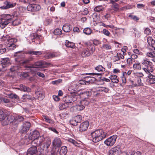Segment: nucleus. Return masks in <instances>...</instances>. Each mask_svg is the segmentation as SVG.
Segmentation results:
<instances>
[{
  "label": "nucleus",
  "instance_id": "ddd939ff",
  "mask_svg": "<svg viewBox=\"0 0 155 155\" xmlns=\"http://www.w3.org/2000/svg\"><path fill=\"white\" fill-rule=\"evenodd\" d=\"M89 126V122L87 121L82 123L80 125L79 130L80 131H84L86 130Z\"/></svg>",
  "mask_w": 155,
  "mask_h": 155
},
{
  "label": "nucleus",
  "instance_id": "5fc2aeb1",
  "mask_svg": "<svg viewBox=\"0 0 155 155\" xmlns=\"http://www.w3.org/2000/svg\"><path fill=\"white\" fill-rule=\"evenodd\" d=\"M102 47L106 50H110L111 49V46L109 44H104L102 45Z\"/></svg>",
  "mask_w": 155,
  "mask_h": 155
},
{
  "label": "nucleus",
  "instance_id": "f257e3e1",
  "mask_svg": "<svg viewBox=\"0 0 155 155\" xmlns=\"http://www.w3.org/2000/svg\"><path fill=\"white\" fill-rule=\"evenodd\" d=\"M94 142L97 143L104 138L106 133L102 129L97 130L92 132L91 134Z\"/></svg>",
  "mask_w": 155,
  "mask_h": 155
},
{
  "label": "nucleus",
  "instance_id": "39448f33",
  "mask_svg": "<svg viewBox=\"0 0 155 155\" xmlns=\"http://www.w3.org/2000/svg\"><path fill=\"white\" fill-rule=\"evenodd\" d=\"M50 64L49 63H46L42 60L37 61L33 63H31L29 65H27L26 68L30 69L31 71L33 72L35 71L32 69V68H38L45 67L46 66H49Z\"/></svg>",
  "mask_w": 155,
  "mask_h": 155
},
{
  "label": "nucleus",
  "instance_id": "7ed1b4c3",
  "mask_svg": "<svg viewBox=\"0 0 155 155\" xmlns=\"http://www.w3.org/2000/svg\"><path fill=\"white\" fill-rule=\"evenodd\" d=\"M14 15L9 14L2 15L0 18V27L2 28H4L8 24L12 21Z\"/></svg>",
  "mask_w": 155,
  "mask_h": 155
},
{
  "label": "nucleus",
  "instance_id": "a19ab883",
  "mask_svg": "<svg viewBox=\"0 0 155 155\" xmlns=\"http://www.w3.org/2000/svg\"><path fill=\"white\" fill-rule=\"evenodd\" d=\"M58 56V54L55 53H50L45 56V57L46 58H52Z\"/></svg>",
  "mask_w": 155,
  "mask_h": 155
},
{
  "label": "nucleus",
  "instance_id": "f8f14e48",
  "mask_svg": "<svg viewBox=\"0 0 155 155\" xmlns=\"http://www.w3.org/2000/svg\"><path fill=\"white\" fill-rule=\"evenodd\" d=\"M39 133L36 130L31 132L29 135L28 139L30 140H37V139L39 136Z\"/></svg>",
  "mask_w": 155,
  "mask_h": 155
},
{
  "label": "nucleus",
  "instance_id": "49530a36",
  "mask_svg": "<svg viewBox=\"0 0 155 155\" xmlns=\"http://www.w3.org/2000/svg\"><path fill=\"white\" fill-rule=\"evenodd\" d=\"M137 84H134V87L141 86L143 85V84L141 82V79L140 78H138L137 79Z\"/></svg>",
  "mask_w": 155,
  "mask_h": 155
},
{
  "label": "nucleus",
  "instance_id": "a211bd4d",
  "mask_svg": "<svg viewBox=\"0 0 155 155\" xmlns=\"http://www.w3.org/2000/svg\"><path fill=\"white\" fill-rule=\"evenodd\" d=\"M1 64L2 67L5 68L10 64V61L8 58H5L1 59Z\"/></svg>",
  "mask_w": 155,
  "mask_h": 155
},
{
  "label": "nucleus",
  "instance_id": "a18cd8bd",
  "mask_svg": "<svg viewBox=\"0 0 155 155\" xmlns=\"http://www.w3.org/2000/svg\"><path fill=\"white\" fill-rule=\"evenodd\" d=\"M90 103V100L88 98H85L84 99L81 101V104L85 106L88 105Z\"/></svg>",
  "mask_w": 155,
  "mask_h": 155
},
{
  "label": "nucleus",
  "instance_id": "c85d7f7f",
  "mask_svg": "<svg viewBox=\"0 0 155 155\" xmlns=\"http://www.w3.org/2000/svg\"><path fill=\"white\" fill-rule=\"evenodd\" d=\"M147 41L149 46H151L153 48H154L153 47V45L155 44V41L152 37H148L147 39Z\"/></svg>",
  "mask_w": 155,
  "mask_h": 155
},
{
  "label": "nucleus",
  "instance_id": "58836bf2",
  "mask_svg": "<svg viewBox=\"0 0 155 155\" xmlns=\"http://www.w3.org/2000/svg\"><path fill=\"white\" fill-rule=\"evenodd\" d=\"M153 68H143V71L145 72L148 75H149L150 73V72H152L153 71Z\"/></svg>",
  "mask_w": 155,
  "mask_h": 155
},
{
  "label": "nucleus",
  "instance_id": "f03ea898",
  "mask_svg": "<svg viewBox=\"0 0 155 155\" xmlns=\"http://www.w3.org/2000/svg\"><path fill=\"white\" fill-rule=\"evenodd\" d=\"M76 92L71 93L70 95H66L63 98V101L71 107L74 103H75L78 99V95Z\"/></svg>",
  "mask_w": 155,
  "mask_h": 155
},
{
  "label": "nucleus",
  "instance_id": "aec40b11",
  "mask_svg": "<svg viewBox=\"0 0 155 155\" xmlns=\"http://www.w3.org/2000/svg\"><path fill=\"white\" fill-rule=\"evenodd\" d=\"M81 95V96L84 97L85 98H87L90 97L91 95V91L87 90L84 91H82L79 94Z\"/></svg>",
  "mask_w": 155,
  "mask_h": 155
},
{
  "label": "nucleus",
  "instance_id": "f704fd0d",
  "mask_svg": "<svg viewBox=\"0 0 155 155\" xmlns=\"http://www.w3.org/2000/svg\"><path fill=\"white\" fill-rule=\"evenodd\" d=\"M70 107L68 105V104H67L66 103H60L59 105V108L60 110H62L65 109L66 108L68 107Z\"/></svg>",
  "mask_w": 155,
  "mask_h": 155
},
{
  "label": "nucleus",
  "instance_id": "4c0bfd02",
  "mask_svg": "<svg viewBox=\"0 0 155 155\" xmlns=\"http://www.w3.org/2000/svg\"><path fill=\"white\" fill-rule=\"evenodd\" d=\"M27 54H29L39 55L42 54V52L41 51H30L27 52Z\"/></svg>",
  "mask_w": 155,
  "mask_h": 155
},
{
  "label": "nucleus",
  "instance_id": "4be33fe9",
  "mask_svg": "<svg viewBox=\"0 0 155 155\" xmlns=\"http://www.w3.org/2000/svg\"><path fill=\"white\" fill-rule=\"evenodd\" d=\"M21 91L27 92L31 91V89L28 87H26L22 84H21L19 85V88H18Z\"/></svg>",
  "mask_w": 155,
  "mask_h": 155
},
{
  "label": "nucleus",
  "instance_id": "c9c22d12",
  "mask_svg": "<svg viewBox=\"0 0 155 155\" xmlns=\"http://www.w3.org/2000/svg\"><path fill=\"white\" fill-rule=\"evenodd\" d=\"M109 78L113 83H117L119 82V80L118 78H117V77L116 75H111L109 77Z\"/></svg>",
  "mask_w": 155,
  "mask_h": 155
},
{
  "label": "nucleus",
  "instance_id": "5701e85b",
  "mask_svg": "<svg viewBox=\"0 0 155 155\" xmlns=\"http://www.w3.org/2000/svg\"><path fill=\"white\" fill-rule=\"evenodd\" d=\"M85 79L87 84H91L94 82L96 80V78L93 77L87 76L85 78Z\"/></svg>",
  "mask_w": 155,
  "mask_h": 155
},
{
  "label": "nucleus",
  "instance_id": "8fccbe9b",
  "mask_svg": "<svg viewBox=\"0 0 155 155\" xmlns=\"http://www.w3.org/2000/svg\"><path fill=\"white\" fill-rule=\"evenodd\" d=\"M83 32L86 35H89L91 34L92 31L90 28H87L84 29Z\"/></svg>",
  "mask_w": 155,
  "mask_h": 155
},
{
  "label": "nucleus",
  "instance_id": "b1692460",
  "mask_svg": "<svg viewBox=\"0 0 155 155\" xmlns=\"http://www.w3.org/2000/svg\"><path fill=\"white\" fill-rule=\"evenodd\" d=\"M67 151V147L65 146H63L60 150L59 155H66Z\"/></svg>",
  "mask_w": 155,
  "mask_h": 155
},
{
  "label": "nucleus",
  "instance_id": "864d4df0",
  "mask_svg": "<svg viewBox=\"0 0 155 155\" xmlns=\"http://www.w3.org/2000/svg\"><path fill=\"white\" fill-rule=\"evenodd\" d=\"M76 108L78 111L81 110L84 108V106L81 104L77 105L76 106Z\"/></svg>",
  "mask_w": 155,
  "mask_h": 155
},
{
  "label": "nucleus",
  "instance_id": "774afa93",
  "mask_svg": "<svg viewBox=\"0 0 155 155\" xmlns=\"http://www.w3.org/2000/svg\"><path fill=\"white\" fill-rule=\"evenodd\" d=\"M101 43L100 41L97 39H94L93 40V44L95 45H97Z\"/></svg>",
  "mask_w": 155,
  "mask_h": 155
},
{
  "label": "nucleus",
  "instance_id": "6e6552de",
  "mask_svg": "<svg viewBox=\"0 0 155 155\" xmlns=\"http://www.w3.org/2000/svg\"><path fill=\"white\" fill-rule=\"evenodd\" d=\"M41 8V6L39 5L31 4L28 6L27 9L28 11L35 12L39 11Z\"/></svg>",
  "mask_w": 155,
  "mask_h": 155
},
{
  "label": "nucleus",
  "instance_id": "052dcab7",
  "mask_svg": "<svg viewBox=\"0 0 155 155\" xmlns=\"http://www.w3.org/2000/svg\"><path fill=\"white\" fill-rule=\"evenodd\" d=\"M70 124L73 126H77L78 125V123L76 120H75V119L74 118L70 120Z\"/></svg>",
  "mask_w": 155,
  "mask_h": 155
},
{
  "label": "nucleus",
  "instance_id": "79ce46f5",
  "mask_svg": "<svg viewBox=\"0 0 155 155\" xmlns=\"http://www.w3.org/2000/svg\"><path fill=\"white\" fill-rule=\"evenodd\" d=\"M1 100L2 101L6 104H7V105H9V107L11 106V105L10 104V101L9 99L5 97H2L1 98Z\"/></svg>",
  "mask_w": 155,
  "mask_h": 155
},
{
  "label": "nucleus",
  "instance_id": "09e8293b",
  "mask_svg": "<svg viewBox=\"0 0 155 155\" xmlns=\"http://www.w3.org/2000/svg\"><path fill=\"white\" fill-rule=\"evenodd\" d=\"M20 67L19 66L17 65H15L10 68V71L12 72L17 71L19 69Z\"/></svg>",
  "mask_w": 155,
  "mask_h": 155
},
{
  "label": "nucleus",
  "instance_id": "9d476101",
  "mask_svg": "<svg viewBox=\"0 0 155 155\" xmlns=\"http://www.w3.org/2000/svg\"><path fill=\"white\" fill-rule=\"evenodd\" d=\"M51 141V139L50 138H47L46 139L45 141L42 144V147H41L43 150H45L46 151H47L48 148L50 146Z\"/></svg>",
  "mask_w": 155,
  "mask_h": 155
},
{
  "label": "nucleus",
  "instance_id": "0eeeda50",
  "mask_svg": "<svg viewBox=\"0 0 155 155\" xmlns=\"http://www.w3.org/2000/svg\"><path fill=\"white\" fill-rule=\"evenodd\" d=\"M117 137L116 135L110 137L104 141V144L108 146H112L115 143Z\"/></svg>",
  "mask_w": 155,
  "mask_h": 155
},
{
  "label": "nucleus",
  "instance_id": "2eb2a0df",
  "mask_svg": "<svg viewBox=\"0 0 155 155\" xmlns=\"http://www.w3.org/2000/svg\"><path fill=\"white\" fill-rule=\"evenodd\" d=\"M30 125L31 124L30 122H25L23 124L21 132L22 134L26 133L30 127Z\"/></svg>",
  "mask_w": 155,
  "mask_h": 155
},
{
  "label": "nucleus",
  "instance_id": "e2e57ef3",
  "mask_svg": "<svg viewBox=\"0 0 155 155\" xmlns=\"http://www.w3.org/2000/svg\"><path fill=\"white\" fill-rule=\"evenodd\" d=\"M108 154L109 155H114L115 154H117L113 148H111L109 151Z\"/></svg>",
  "mask_w": 155,
  "mask_h": 155
},
{
  "label": "nucleus",
  "instance_id": "603ef678",
  "mask_svg": "<svg viewBox=\"0 0 155 155\" xmlns=\"http://www.w3.org/2000/svg\"><path fill=\"white\" fill-rule=\"evenodd\" d=\"M133 68L134 69L140 70L141 66L140 63H135L134 64Z\"/></svg>",
  "mask_w": 155,
  "mask_h": 155
},
{
  "label": "nucleus",
  "instance_id": "680f3d73",
  "mask_svg": "<svg viewBox=\"0 0 155 155\" xmlns=\"http://www.w3.org/2000/svg\"><path fill=\"white\" fill-rule=\"evenodd\" d=\"M99 91H104L105 93H107L109 89L108 88L105 87H102L100 88Z\"/></svg>",
  "mask_w": 155,
  "mask_h": 155
},
{
  "label": "nucleus",
  "instance_id": "de8ad7c7",
  "mask_svg": "<svg viewBox=\"0 0 155 155\" xmlns=\"http://www.w3.org/2000/svg\"><path fill=\"white\" fill-rule=\"evenodd\" d=\"M95 70L98 71H105V68L101 65H99L95 68Z\"/></svg>",
  "mask_w": 155,
  "mask_h": 155
},
{
  "label": "nucleus",
  "instance_id": "a878e982",
  "mask_svg": "<svg viewBox=\"0 0 155 155\" xmlns=\"http://www.w3.org/2000/svg\"><path fill=\"white\" fill-rule=\"evenodd\" d=\"M8 96L9 98L16 99L17 103H18L20 102L19 97L16 94L11 93L8 94Z\"/></svg>",
  "mask_w": 155,
  "mask_h": 155
},
{
  "label": "nucleus",
  "instance_id": "37998d69",
  "mask_svg": "<svg viewBox=\"0 0 155 155\" xmlns=\"http://www.w3.org/2000/svg\"><path fill=\"white\" fill-rule=\"evenodd\" d=\"M113 148L117 154H118L121 152V147L119 145H117Z\"/></svg>",
  "mask_w": 155,
  "mask_h": 155
},
{
  "label": "nucleus",
  "instance_id": "1a4fd4ad",
  "mask_svg": "<svg viewBox=\"0 0 155 155\" xmlns=\"http://www.w3.org/2000/svg\"><path fill=\"white\" fill-rule=\"evenodd\" d=\"M14 116L12 115L7 116L5 118V120L2 122L3 125H5L8 124L9 123L10 124V128L12 129L13 120H14Z\"/></svg>",
  "mask_w": 155,
  "mask_h": 155
},
{
  "label": "nucleus",
  "instance_id": "c03bdc74",
  "mask_svg": "<svg viewBox=\"0 0 155 155\" xmlns=\"http://www.w3.org/2000/svg\"><path fill=\"white\" fill-rule=\"evenodd\" d=\"M33 140L31 141V145L33 147H37V146H39L38 144V141L37 140Z\"/></svg>",
  "mask_w": 155,
  "mask_h": 155
},
{
  "label": "nucleus",
  "instance_id": "69168bd1",
  "mask_svg": "<svg viewBox=\"0 0 155 155\" xmlns=\"http://www.w3.org/2000/svg\"><path fill=\"white\" fill-rule=\"evenodd\" d=\"M16 46L14 44L11 45H8V47L9 48V50H14L16 48Z\"/></svg>",
  "mask_w": 155,
  "mask_h": 155
},
{
  "label": "nucleus",
  "instance_id": "423d86ee",
  "mask_svg": "<svg viewBox=\"0 0 155 155\" xmlns=\"http://www.w3.org/2000/svg\"><path fill=\"white\" fill-rule=\"evenodd\" d=\"M24 120V117L18 115L14 117V120L12 126V129L14 130H16L19 124Z\"/></svg>",
  "mask_w": 155,
  "mask_h": 155
},
{
  "label": "nucleus",
  "instance_id": "412c9836",
  "mask_svg": "<svg viewBox=\"0 0 155 155\" xmlns=\"http://www.w3.org/2000/svg\"><path fill=\"white\" fill-rule=\"evenodd\" d=\"M35 94L38 99L41 100L44 98L45 94L42 91H41L35 92Z\"/></svg>",
  "mask_w": 155,
  "mask_h": 155
},
{
  "label": "nucleus",
  "instance_id": "393cba45",
  "mask_svg": "<svg viewBox=\"0 0 155 155\" xmlns=\"http://www.w3.org/2000/svg\"><path fill=\"white\" fill-rule=\"evenodd\" d=\"M148 77L149 79L147 80L148 82L150 84L155 83V76L152 74H150Z\"/></svg>",
  "mask_w": 155,
  "mask_h": 155
},
{
  "label": "nucleus",
  "instance_id": "13d9d810",
  "mask_svg": "<svg viewBox=\"0 0 155 155\" xmlns=\"http://www.w3.org/2000/svg\"><path fill=\"white\" fill-rule=\"evenodd\" d=\"M128 17L130 18L131 19L136 21H137L139 20V18L135 15L130 14L129 15Z\"/></svg>",
  "mask_w": 155,
  "mask_h": 155
},
{
  "label": "nucleus",
  "instance_id": "cd10ccee",
  "mask_svg": "<svg viewBox=\"0 0 155 155\" xmlns=\"http://www.w3.org/2000/svg\"><path fill=\"white\" fill-rule=\"evenodd\" d=\"M146 55L149 57H155V48H152L150 51L147 53Z\"/></svg>",
  "mask_w": 155,
  "mask_h": 155
},
{
  "label": "nucleus",
  "instance_id": "6ab92c4d",
  "mask_svg": "<svg viewBox=\"0 0 155 155\" xmlns=\"http://www.w3.org/2000/svg\"><path fill=\"white\" fill-rule=\"evenodd\" d=\"M37 152V147H31L28 150L27 155H35Z\"/></svg>",
  "mask_w": 155,
  "mask_h": 155
},
{
  "label": "nucleus",
  "instance_id": "0e129e2a",
  "mask_svg": "<svg viewBox=\"0 0 155 155\" xmlns=\"http://www.w3.org/2000/svg\"><path fill=\"white\" fill-rule=\"evenodd\" d=\"M103 33L105 35L109 36L110 35V33L106 29H104L102 31Z\"/></svg>",
  "mask_w": 155,
  "mask_h": 155
},
{
  "label": "nucleus",
  "instance_id": "f3484780",
  "mask_svg": "<svg viewBox=\"0 0 155 155\" xmlns=\"http://www.w3.org/2000/svg\"><path fill=\"white\" fill-rule=\"evenodd\" d=\"M142 63L145 66L144 68H153L152 63L147 59H144Z\"/></svg>",
  "mask_w": 155,
  "mask_h": 155
},
{
  "label": "nucleus",
  "instance_id": "4468645a",
  "mask_svg": "<svg viewBox=\"0 0 155 155\" xmlns=\"http://www.w3.org/2000/svg\"><path fill=\"white\" fill-rule=\"evenodd\" d=\"M52 145L54 147H59L62 145V142L59 138L55 137L52 141Z\"/></svg>",
  "mask_w": 155,
  "mask_h": 155
},
{
  "label": "nucleus",
  "instance_id": "6e6d98bb",
  "mask_svg": "<svg viewBox=\"0 0 155 155\" xmlns=\"http://www.w3.org/2000/svg\"><path fill=\"white\" fill-rule=\"evenodd\" d=\"M54 33L56 35H59L62 33V31L61 29L57 28L54 30Z\"/></svg>",
  "mask_w": 155,
  "mask_h": 155
},
{
  "label": "nucleus",
  "instance_id": "e433bc0d",
  "mask_svg": "<svg viewBox=\"0 0 155 155\" xmlns=\"http://www.w3.org/2000/svg\"><path fill=\"white\" fill-rule=\"evenodd\" d=\"M94 10L95 12H102L104 10V8L101 5H98L96 6Z\"/></svg>",
  "mask_w": 155,
  "mask_h": 155
},
{
  "label": "nucleus",
  "instance_id": "2f4dec72",
  "mask_svg": "<svg viewBox=\"0 0 155 155\" xmlns=\"http://www.w3.org/2000/svg\"><path fill=\"white\" fill-rule=\"evenodd\" d=\"M67 140L68 142L72 143L75 146L79 147L80 146V144L79 143H78L77 141L71 138H68L67 139Z\"/></svg>",
  "mask_w": 155,
  "mask_h": 155
},
{
  "label": "nucleus",
  "instance_id": "bf43d9fd",
  "mask_svg": "<svg viewBox=\"0 0 155 155\" xmlns=\"http://www.w3.org/2000/svg\"><path fill=\"white\" fill-rule=\"evenodd\" d=\"M62 80L61 79H59L54 81H53L51 82V84H55L56 85H58L59 84L61 83L62 82Z\"/></svg>",
  "mask_w": 155,
  "mask_h": 155
},
{
  "label": "nucleus",
  "instance_id": "473e14b6",
  "mask_svg": "<svg viewBox=\"0 0 155 155\" xmlns=\"http://www.w3.org/2000/svg\"><path fill=\"white\" fill-rule=\"evenodd\" d=\"M14 16L13 18L12 19V21L10 23H12V25L14 26H17L21 23L20 20L18 18H16L15 19H14Z\"/></svg>",
  "mask_w": 155,
  "mask_h": 155
},
{
  "label": "nucleus",
  "instance_id": "7c9ffc66",
  "mask_svg": "<svg viewBox=\"0 0 155 155\" xmlns=\"http://www.w3.org/2000/svg\"><path fill=\"white\" fill-rule=\"evenodd\" d=\"M65 45L67 47L71 48H74L75 47V44L74 43L69 41L68 40H66Z\"/></svg>",
  "mask_w": 155,
  "mask_h": 155
},
{
  "label": "nucleus",
  "instance_id": "20e7f679",
  "mask_svg": "<svg viewBox=\"0 0 155 155\" xmlns=\"http://www.w3.org/2000/svg\"><path fill=\"white\" fill-rule=\"evenodd\" d=\"M87 46L86 49H84L81 54L82 57H86L89 56L92 54L95 50V47L94 45L90 43H85Z\"/></svg>",
  "mask_w": 155,
  "mask_h": 155
},
{
  "label": "nucleus",
  "instance_id": "ea45409f",
  "mask_svg": "<svg viewBox=\"0 0 155 155\" xmlns=\"http://www.w3.org/2000/svg\"><path fill=\"white\" fill-rule=\"evenodd\" d=\"M7 42L8 44L7 45V46H8V45H9L14 44L15 42H16L17 41V40L14 38H9Z\"/></svg>",
  "mask_w": 155,
  "mask_h": 155
},
{
  "label": "nucleus",
  "instance_id": "72a5a7b5",
  "mask_svg": "<svg viewBox=\"0 0 155 155\" xmlns=\"http://www.w3.org/2000/svg\"><path fill=\"white\" fill-rule=\"evenodd\" d=\"M6 114H5L4 112L0 110V120L3 122L5 120V118L7 117Z\"/></svg>",
  "mask_w": 155,
  "mask_h": 155
},
{
  "label": "nucleus",
  "instance_id": "4d7b16f0",
  "mask_svg": "<svg viewBox=\"0 0 155 155\" xmlns=\"http://www.w3.org/2000/svg\"><path fill=\"white\" fill-rule=\"evenodd\" d=\"M75 120H76L78 123H80L82 119V117L81 115H78L74 117Z\"/></svg>",
  "mask_w": 155,
  "mask_h": 155
},
{
  "label": "nucleus",
  "instance_id": "9b49d317",
  "mask_svg": "<svg viewBox=\"0 0 155 155\" xmlns=\"http://www.w3.org/2000/svg\"><path fill=\"white\" fill-rule=\"evenodd\" d=\"M4 5L0 7V8L3 9H6L14 7L16 5L15 3H12L10 2L6 1L4 3Z\"/></svg>",
  "mask_w": 155,
  "mask_h": 155
},
{
  "label": "nucleus",
  "instance_id": "bb28decb",
  "mask_svg": "<svg viewBox=\"0 0 155 155\" xmlns=\"http://www.w3.org/2000/svg\"><path fill=\"white\" fill-rule=\"evenodd\" d=\"M63 31L66 32H68L70 31L72 29L70 26V25L68 24H65L62 27Z\"/></svg>",
  "mask_w": 155,
  "mask_h": 155
},
{
  "label": "nucleus",
  "instance_id": "338daca9",
  "mask_svg": "<svg viewBox=\"0 0 155 155\" xmlns=\"http://www.w3.org/2000/svg\"><path fill=\"white\" fill-rule=\"evenodd\" d=\"M6 51V49L5 47L2 46V47H0V54H2L5 52Z\"/></svg>",
  "mask_w": 155,
  "mask_h": 155
},
{
  "label": "nucleus",
  "instance_id": "c756f323",
  "mask_svg": "<svg viewBox=\"0 0 155 155\" xmlns=\"http://www.w3.org/2000/svg\"><path fill=\"white\" fill-rule=\"evenodd\" d=\"M41 37L40 35H38L36 33H34L31 34L29 36L30 39L33 40H38L40 39Z\"/></svg>",
  "mask_w": 155,
  "mask_h": 155
},
{
  "label": "nucleus",
  "instance_id": "3c124183",
  "mask_svg": "<svg viewBox=\"0 0 155 155\" xmlns=\"http://www.w3.org/2000/svg\"><path fill=\"white\" fill-rule=\"evenodd\" d=\"M37 140L38 141V143L39 144V146H41V143L45 140V138L43 137H39L37 139Z\"/></svg>",
  "mask_w": 155,
  "mask_h": 155
},
{
  "label": "nucleus",
  "instance_id": "dca6fc26",
  "mask_svg": "<svg viewBox=\"0 0 155 155\" xmlns=\"http://www.w3.org/2000/svg\"><path fill=\"white\" fill-rule=\"evenodd\" d=\"M87 84L85 79V80H79L77 84H74L72 86L74 87L73 89L74 91H76L78 88V87L80 86V85H87Z\"/></svg>",
  "mask_w": 155,
  "mask_h": 155
}]
</instances>
